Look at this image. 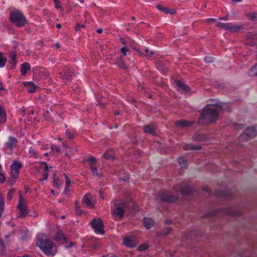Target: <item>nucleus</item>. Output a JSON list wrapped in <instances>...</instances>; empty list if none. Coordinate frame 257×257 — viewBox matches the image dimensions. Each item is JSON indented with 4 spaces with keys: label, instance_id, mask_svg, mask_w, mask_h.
<instances>
[{
    "label": "nucleus",
    "instance_id": "nucleus-23",
    "mask_svg": "<svg viewBox=\"0 0 257 257\" xmlns=\"http://www.w3.org/2000/svg\"><path fill=\"white\" fill-rule=\"evenodd\" d=\"M41 168H44L45 173L44 174V178H41L39 179L40 181H42L45 180H47L48 177V171L49 170L48 167L46 163H44L41 164Z\"/></svg>",
    "mask_w": 257,
    "mask_h": 257
},
{
    "label": "nucleus",
    "instance_id": "nucleus-44",
    "mask_svg": "<svg viewBox=\"0 0 257 257\" xmlns=\"http://www.w3.org/2000/svg\"><path fill=\"white\" fill-rule=\"evenodd\" d=\"M54 2L55 4V8L57 9H59L61 8L60 2L59 0H54Z\"/></svg>",
    "mask_w": 257,
    "mask_h": 257
},
{
    "label": "nucleus",
    "instance_id": "nucleus-52",
    "mask_svg": "<svg viewBox=\"0 0 257 257\" xmlns=\"http://www.w3.org/2000/svg\"><path fill=\"white\" fill-rule=\"evenodd\" d=\"M4 249V244L2 240L0 238V250L3 251Z\"/></svg>",
    "mask_w": 257,
    "mask_h": 257
},
{
    "label": "nucleus",
    "instance_id": "nucleus-22",
    "mask_svg": "<svg viewBox=\"0 0 257 257\" xmlns=\"http://www.w3.org/2000/svg\"><path fill=\"white\" fill-rule=\"evenodd\" d=\"M30 69V65L29 63H24L22 64L21 65V69L22 75L25 76L26 74L27 71L28 70H29Z\"/></svg>",
    "mask_w": 257,
    "mask_h": 257
},
{
    "label": "nucleus",
    "instance_id": "nucleus-60",
    "mask_svg": "<svg viewBox=\"0 0 257 257\" xmlns=\"http://www.w3.org/2000/svg\"><path fill=\"white\" fill-rule=\"evenodd\" d=\"M206 21H207V22L212 21V22H216V20H215V19H207L206 20Z\"/></svg>",
    "mask_w": 257,
    "mask_h": 257
},
{
    "label": "nucleus",
    "instance_id": "nucleus-18",
    "mask_svg": "<svg viewBox=\"0 0 257 257\" xmlns=\"http://www.w3.org/2000/svg\"><path fill=\"white\" fill-rule=\"evenodd\" d=\"M193 122L187 121L184 120H181L175 122V125L177 127H189L192 125Z\"/></svg>",
    "mask_w": 257,
    "mask_h": 257
},
{
    "label": "nucleus",
    "instance_id": "nucleus-54",
    "mask_svg": "<svg viewBox=\"0 0 257 257\" xmlns=\"http://www.w3.org/2000/svg\"><path fill=\"white\" fill-rule=\"evenodd\" d=\"M76 211L77 213L81 214L82 213V211L80 210L79 206L76 207Z\"/></svg>",
    "mask_w": 257,
    "mask_h": 257
},
{
    "label": "nucleus",
    "instance_id": "nucleus-57",
    "mask_svg": "<svg viewBox=\"0 0 257 257\" xmlns=\"http://www.w3.org/2000/svg\"><path fill=\"white\" fill-rule=\"evenodd\" d=\"M69 188H66V185H65V190H64V193H65L66 194H69V189H68Z\"/></svg>",
    "mask_w": 257,
    "mask_h": 257
},
{
    "label": "nucleus",
    "instance_id": "nucleus-63",
    "mask_svg": "<svg viewBox=\"0 0 257 257\" xmlns=\"http://www.w3.org/2000/svg\"><path fill=\"white\" fill-rule=\"evenodd\" d=\"M219 20H228V17H221L219 19Z\"/></svg>",
    "mask_w": 257,
    "mask_h": 257
},
{
    "label": "nucleus",
    "instance_id": "nucleus-45",
    "mask_svg": "<svg viewBox=\"0 0 257 257\" xmlns=\"http://www.w3.org/2000/svg\"><path fill=\"white\" fill-rule=\"evenodd\" d=\"M66 135L67 136V137L69 139H73V134L68 130H67L66 131Z\"/></svg>",
    "mask_w": 257,
    "mask_h": 257
},
{
    "label": "nucleus",
    "instance_id": "nucleus-49",
    "mask_svg": "<svg viewBox=\"0 0 257 257\" xmlns=\"http://www.w3.org/2000/svg\"><path fill=\"white\" fill-rule=\"evenodd\" d=\"M84 27H85V25L84 24L80 25V24H77L76 25V30L77 31H79V30H80L81 28H83Z\"/></svg>",
    "mask_w": 257,
    "mask_h": 257
},
{
    "label": "nucleus",
    "instance_id": "nucleus-8",
    "mask_svg": "<svg viewBox=\"0 0 257 257\" xmlns=\"http://www.w3.org/2000/svg\"><path fill=\"white\" fill-rule=\"evenodd\" d=\"M159 197L162 200L169 202H174L177 199L176 196L170 195L169 192L167 191H162L160 192Z\"/></svg>",
    "mask_w": 257,
    "mask_h": 257
},
{
    "label": "nucleus",
    "instance_id": "nucleus-15",
    "mask_svg": "<svg viewBox=\"0 0 257 257\" xmlns=\"http://www.w3.org/2000/svg\"><path fill=\"white\" fill-rule=\"evenodd\" d=\"M176 84L179 91L188 92L190 90L189 87L180 81H176Z\"/></svg>",
    "mask_w": 257,
    "mask_h": 257
},
{
    "label": "nucleus",
    "instance_id": "nucleus-2",
    "mask_svg": "<svg viewBox=\"0 0 257 257\" xmlns=\"http://www.w3.org/2000/svg\"><path fill=\"white\" fill-rule=\"evenodd\" d=\"M37 245L46 254L54 255L55 253L53 242L48 240L45 234H41L38 237Z\"/></svg>",
    "mask_w": 257,
    "mask_h": 257
},
{
    "label": "nucleus",
    "instance_id": "nucleus-21",
    "mask_svg": "<svg viewBox=\"0 0 257 257\" xmlns=\"http://www.w3.org/2000/svg\"><path fill=\"white\" fill-rule=\"evenodd\" d=\"M90 195L89 194H86L83 198V203L84 204H85L87 206L93 207V204L91 201L90 197Z\"/></svg>",
    "mask_w": 257,
    "mask_h": 257
},
{
    "label": "nucleus",
    "instance_id": "nucleus-11",
    "mask_svg": "<svg viewBox=\"0 0 257 257\" xmlns=\"http://www.w3.org/2000/svg\"><path fill=\"white\" fill-rule=\"evenodd\" d=\"M248 43L251 45L257 46V33L254 32H249L246 35Z\"/></svg>",
    "mask_w": 257,
    "mask_h": 257
},
{
    "label": "nucleus",
    "instance_id": "nucleus-47",
    "mask_svg": "<svg viewBox=\"0 0 257 257\" xmlns=\"http://www.w3.org/2000/svg\"><path fill=\"white\" fill-rule=\"evenodd\" d=\"M128 49L126 47H123L121 48L120 51L124 55H126V52L128 51Z\"/></svg>",
    "mask_w": 257,
    "mask_h": 257
},
{
    "label": "nucleus",
    "instance_id": "nucleus-19",
    "mask_svg": "<svg viewBox=\"0 0 257 257\" xmlns=\"http://www.w3.org/2000/svg\"><path fill=\"white\" fill-rule=\"evenodd\" d=\"M144 224L147 229H150L155 224L154 221L150 218H145L144 219Z\"/></svg>",
    "mask_w": 257,
    "mask_h": 257
},
{
    "label": "nucleus",
    "instance_id": "nucleus-12",
    "mask_svg": "<svg viewBox=\"0 0 257 257\" xmlns=\"http://www.w3.org/2000/svg\"><path fill=\"white\" fill-rule=\"evenodd\" d=\"M243 29V25L229 23L227 31L234 33L240 32Z\"/></svg>",
    "mask_w": 257,
    "mask_h": 257
},
{
    "label": "nucleus",
    "instance_id": "nucleus-39",
    "mask_svg": "<svg viewBox=\"0 0 257 257\" xmlns=\"http://www.w3.org/2000/svg\"><path fill=\"white\" fill-rule=\"evenodd\" d=\"M88 161L89 163V167H90L91 165L92 166H95L96 160L94 157H90L88 159Z\"/></svg>",
    "mask_w": 257,
    "mask_h": 257
},
{
    "label": "nucleus",
    "instance_id": "nucleus-38",
    "mask_svg": "<svg viewBox=\"0 0 257 257\" xmlns=\"http://www.w3.org/2000/svg\"><path fill=\"white\" fill-rule=\"evenodd\" d=\"M145 54H144V55L147 58H150L152 55L154 54V53L153 51H150L148 49H146L145 50Z\"/></svg>",
    "mask_w": 257,
    "mask_h": 257
},
{
    "label": "nucleus",
    "instance_id": "nucleus-35",
    "mask_svg": "<svg viewBox=\"0 0 257 257\" xmlns=\"http://www.w3.org/2000/svg\"><path fill=\"white\" fill-rule=\"evenodd\" d=\"M178 163L182 168H186L187 167L186 161L183 158H179L178 159Z\"/></svg>",
    "mask_w": 257,
    "mask_h": 257
},
{
    "label": "nucleus",
    "instance_id": "nucleus-62",
    "mask_svg": "<svg viewBox=\"0 0 257 257\" xmlns=\"http://www.w3.org/2000/svg\"><path fill=\"white\" fill-rule=\"evenodd\" d=\"M30 215L36 217L38 216V214L36 212H34L33 214H30Z\"/></svg>",
    "mask_w": 257,
    "mask_h": 257
},
{
    "label": "nucleus",
    "instance_id": "nucleus-34",
    "mask_svg": "<svg viewBox=\"0 0 257 257\" xmlns=\"http://www.w3.org/2000/svg\"><path fill=\"white\" fill-rule=\"evenodd\" d=\"M103 157L106 159H114L112 151H107L103 154Z\"/></svg>",
    "mask_w": 257,
    "mask_h": 257
},
{
    "label": "nucleus",
    "instance_id": "nucleus-48",
    "mask_svg": "<svg viewBox=\"0 0 257 257\" xmlns=\"http://www.w3.org/2000/svg\"><path fill=\"white\" fill-rule=\"evenodd\" d=\"M65 180H66V188H69L70 184L71 183V181L68 178V177L66 175H65Z\"/></svg>",
    "mask_w": 257,
    "mask_h": 257
},
{
    "label": "nucleus",
    "instance_id": "nucleus-17",
    "mask_svg": "<svg viewBox=\"0 0 257 257\" xmlns=\"http://www.w3.org/2000/svg\"><path fill=\"white\" fill-rule=\"evenodd\" d=\"M24 84L27 87L28 91L30 93L35 92L37 88V86L32 82H24Z\"/></svg>",
    "mask_w": 257,
    "mask_h": 257
},
{
    "label": "nucleus",
    "instance_id": "nucleus-36",
    "mask_svg": "<svg viewBox=\"0 0 257 257\" xmlns=\"http://www.w3.org/2000/svg\"><path fill=\"white\" fill-rule=\"evenodd\" d=\"M90 169L91 170V171L92 173V174L94 176H97L98 177H100L101 176L100 174H99L97 169L95 168V166H92V165L90 166Z\"/></svg>",
    "mask_w": 257,
    "mask_h": 257
},
{
    "label": "nucleus",
    "instance_id": "nucleus-64",
    "mask_svg": "<svg viewBox=\"0 0 257 257\" xmlns=\"http://www.w3.org/2000/svg\"><path fill=\"white\" fill-rule=\"evenodd\" d=\"M128 179V175L127 174L124 176V178H123V180L125 181V180H127Z\"/></svg>",
    "mask_w": 257,
    "mask_h": 257
},
{
    "label": "nucleus",
    "instance_id": "nucleus-10",
    "mask_svg": "<svg viewBox=\"0 0 257 257\" xmlns=\"http://www.w3.org/2000/svg\"><path fill=\"white\" fill-rule=\"evenodd\" d=\"M123 244L127 247H134L136 246L138 242L135 237L125 236L123 238Z\"/></svg>",
    "mask_w": 257,
    "mask_h": 257
},
{
    "label": "nucleus",
    "instance_id": "nucleus-61",
    "mask_svg": "<svg viewBox=\"0 0 257 257\" xmlns=\"http://www.w3.org/2000/svg\"><path fill=\"white\" fill-rule=\"evenodd\" d=\"M49 113V111H47L46 112V113H45V115H44V116H45V117L46 118V119H48V115Z\"/></svg>",
    "mask_w": 257,
    "mask_h": 257
},
{
    "label": "nucleus",
    "instance_id": "nucleus-58",
    "mask_svg": "<svg viewBox=\"0 0 257 257\" xmlns=\"http://www.w3.org/2000/svg\"><path fill=\"white\" fill-rule=\"evenodd\" d=\"M243 128V125L240 124H236V128Z\"/></svg>",
    "mask_w": 257,
    "mask_h": 257
},
{
    "label": "nucleus",
    "instance_id": "nucleus-24",
    "mask_svg": "<svg viewBox=\"0 0 257 257\" xmlns=\"http://www.w3.org/2000/svg\"><path fill=\"white\" fill-rule=\"evenodd\" d=\"M17 142V140L16 138H14L13 137H10L9 138V142L7 143V145L10 148L12 149L15 145L16 144Z\"/></svg>",
    "mask_w": 257,
    "mask_h": 257
},
{
    "label": "nucleus",
    "instance_id": "nucleus-16",
    "mask_svg": "<svg viewBox=\"0 0 257 257\" xmlns=\"http://www.w3.org/2000/svg\"><path fill=\"white\" fill-rule=\"evenodd\" d=\"M143 130L145 133L155 135V127L153 124H148L144 126Z\"/></svg>",
    "mask_w": 257,
    "mask_h": 257
},
{
    "label": "nucleus",
    "instance_id": "nucleus-40",
    "mask_svg": "<svg viewBox=\"0 0 257 257\" xmlns=\"http://www.w3.org/2000/svg\"><path fill=\"white\" fill-rule=\"evenodd\" d=\"M171 230H172L171 228L167 227V228H165L164 230L161 231L160 235H167L171 231Z\"/></svg>",
    "mask_w": 257,
    "mask_h": 257
},
{
    "label": "nucleus",
    "instance_id": "nucleus-51",
    "mask_svg": "<svg viewBox=\"0 0 257 257\" xmlns=\"http://www.w3.org/2000/svg\"><path fill=\"white\" fill-rule=\"evenodd\" d=\"M6 179L3 174L0 173V182L3 183Z\"/></svg>",
    "mask_w": 257,
    "mask_h": 257
},
{
    "label": "nucleus",
    "instance_id": "nucleus-14",
    "mask_svg": "<svg viewBox=\"0 0 257 257\" xmlns=\"http://www.w3.org/2000/svg\"><path fill=\"white\" fill-rule=\"evenodd\" d=\"M73 72L69 68H65L62 72L59 73L63 79L68 80L72 76Z\"/></svg>",
    "mask_w": 257,
    "mask_h": 257
},
{
    "label": "nucleus",
    "instance_id": "nucleus-32",
    "mask_svg": "<svg viewBox=\"0 0 257 257\" xmlns=\"http://www.w3.org/2000/svg\"><path fill=\"white\" fill-rule=\"evenodd\" d=\"M7 61V57L4 56L0 52V67H4L6 65Z\"/></svg>",
    "mask_w": 257,
    "mask_h": 257
},
{
    "label": "nucleus",
    "instance_id": "nucleus-37",
    "mask_svg": "<svg viewBox=\"0 0 257 257\" xmlns=\"http://www.w3.org/2000/svg\"><path fill=\"white\" fill-rule=\"evenodd\" d=\"M53 182L54 185L58 188H59L61 185V183L60 182L59 178L56 177V175L54 176Z\"/></svg>",
    "mask_w": 257,
    "mask_h": 257
},
{
    "label": "nucleus",
    "instance_id": "nucleus-4",
    "mask_svg": "<svg viewBox=\"0 0 257 257\" xmlns=\"http://www.w3.org/2000/svg\"><path fill=\"white\" fill-rule=\"evenodd\" d=\"M10 20L18 27L24 26L27 23L25 17L18 11H14L10 14Z\"/></svg>",
    "mask_w": 257,
    "mask_h": 257
},
{
    "label": "nucleus",
    "instance_id": "nucleus-55",
    "mask_svg": "<svg viewBox=\"0 0 257 257\" xmlns=\"http://www.w3.org/2000/svg\"><path fill=\"white\" fill-rule=\"evenodd\" d=\"M11 58L13 59V60L15 61L16 58V55L15 53H12L11 54Z\"/></svg>",
    "mask_w": 257,
    "mask_h": 257
},
{
    "label": "nucleus",
    "instance_id": "nucleus-9",
    "mask_svg": "<svg viewBox=\"0 0 257 257\" xmlns=\"http://www.w3.org/2000/svg\"><path fill=\"white\" fill-rule=\"evenodd\" d=\"M174 189L176 191H180L182 195H187L190 192V188L184 182H182L179 185H176L174 187Z\"/></svg>",
    "mask_w": 257,
    "mask_h": 257
},
{
    "label": "nucleus",
    "instance_id": "nucleus-42",
    "mask_svg": "<svg viewBox=\"0 0 257 257\" xmlns=\"http://www.w3.org/2000/svg\"><path fill=\"white\" fill-rule=\"evenodd\" d=\"M51 150L53 151H55L57 153L60 152V148L59 147L55 146V145H52Z\"/></svg>",
    "mask_w": 257,
    "mask_h": 257
},
{
    "label": "nucleus",
    "instance_id": "nucleus-30",
    "mask_svg": "<svg viewBox=\"0 0 257 257\" xmlns=\"http://www.w3.org/2000/svg\"><path fill=\"white\" fill-rule=\"evenodd\" d=\"M248 74L251 77L257 76V64L253 66L249 71Z\"/></svg>",
    "mask_w": 257,
    "mask_h": 257
},
{
    "label": "nucleus",
    "instance_id": "nucleus-31",
    "mask_svg": "<svg viewBox=\"0 0 257 257\" xmlns=\"http://www.w3.org/2000/svg\"><path fill=\"white\" fill-rule=\"evenodd\" d=\"M248 19L252 21H257V12H251L247 14Z\"/></svg>",
    "mask_w": 257,
    "mask_h": 257
},
{
    "label": "nucleus",
    "instance_id": "nucleus-28",
    "mask_svg": "<svg viewBox=\"0 0 257 257\" xmlns=\"http://www.w3.org/2000/svg\"><path fill=\"white\" fill-rule=\"evenodd\" d=\"M55 239L58 241H60L65 239L64 235L61 231H58L55 235Z\"/></svg>",
    "mask_w": 257,
    "mask_h": 257
},
{
    "label": "nucleus",
    "instance_id": "nucleus-27",
    "mask_svg": "<svg viewBox=\"0 0 257 257\" xmlns=\"http://www.w3.org/2000/svg\"><path fill=\"white\" fill-rule=\"evenodd\" d=\"M5 201L3 196L0 193V217H1L5 208Z\"/></svg>",
    "mask_w": 257,
    "mask_h": 257
},
{
    "label": "nucleus",
    "instance_id": "nucleus-6",
    "mask_svg": "<svg viewBox=\"0 0 257 257\" xmlns=\"http://www.w3.org/2000/svg\"><path fill=\"white\" fill-rule=\"evenodd\" d=\"M92 228L96 232L103 234L104 231L103 230V225L102 220L100 218H94L91 222Z\"/></svg>",
    "mask_w": 257,
    "mask_h": 257
},
{
    "label": "nucleus",
    "instance_id": "nucleus-50",
    "mask_svg": "<svg viewBox=\"0 0 257 257\" xmlns=\"http://www.w3.org/2000/svg\"><path fill=\"white\" fill-rule=\"evenodd\" d=\"M29 153L31 154V156H35L37 154V152L32 148H31V149L30 150Z\"/></svg>",
    "mask_w": 257,
    "mask_h": 257
},
{
    "label": "nucleus",
    "instance_id": "nucleus-20",
    "mask_svg": "<svg viewBox=\"0 0 257 257\" xmlns=\"http://www.w3.org/2000/svg\"><path fill=\"white\" fill-rule=\"evenodd\" d=\"M157 8L160 11L163 12L166 14H173L175 13V11L174 9H169L167 8L164 7L163 6L158 5L157 6Z\"/></svg>",
    "mask_w": 257,
    "mask_h": 257
},
{
    "label": "nucleus",
    "instance_id": "nucleus-43",
    "mask_svg": "<svg viewBox=\"0 0 257 257\" xmlns=\"http://www.w3.org/2000/svg\"><path fill=\"white\" fill-rule=\"evenodd\" d=\"M14 191H15L14 189H11L8 192L7 197L9 200H10L12 198L13 195H14Z\"/></svg>",
    "mask_w": 257,
    "mask_h": 257
},
{
    "label": "nucleus",
    "instance_id": "nucleus-41",
    "mask_svg": "<svg viewBox=\"0 0 257 257\" xmlns=\"http://www.w3.org/2000/svg\"><path fill=\"white\" fill-rule=\"evenodd\" d=\"M149 247V245L146 244V243H144V244H143L142 245H140L139 247H138V250H145L146 249H147Z\"/></svg>",
    "mask_w": 257,
    "mask_h": 257
},
{
    "label": "nucleus",
    "instance_id": "nucleus-33",
    "mask_svg": "<svg viewBox=\"0 0 257 257\" xmlns=\"http://www.w3.org/2000/svg\"><path fill=\"white\" fill-rule=\"evenodd\" d=\"M63 147H65L66 148V156H69L71 154H73L76 151V150H75L74 149L67 147L64 143H63Z\"/></svg>",
    "mask_w": 257,
    "mask_h": 257
},
{
    "label": "nucleus",
    "instance_id": "nucleus-1",
    "mask_svg": "<svg viewBox=\"0 0 257 257\" xmlns=\"http://www.w3.org/2000/svg\"><path fill=\"white\" fill-rule=\"evenodd\" d=\"M229 105L220 103L216 105H207L203 109L200 116V123H213L218 118V114L222 110H229Z\"/></svg>",
    "mask_w": 257,
    "mask_h": 257
},
{
    "label": "nucleus",
    "instance_id": "nucleus-13",
    "mask_svg": "<svg viewBox=\"0 0 257 257\" xmlns=\"http://www.w3.org/2000/svg\"><path fill=\"white\" fill-rule=\"evenodd\" d=\"M22 167L20 163H15L11 166V174L13 178H17L18 177L19 169Z\"/></svg>",
    "mask_w": 257,
    "mask_h": 257
},
{
    "label": "nucleus",
    "instance_id": "nucleus-53",
    "mask_svg": "<svg viewBox=\"0 0 257 257\" xmlns=\"http://www.w3.org/2000/svg\"><path fill=\"white\" fill-rule=\"evenodd\" d=\"M118 66L119 67L122 68L124 69H126V67L125 66L124 63L123 62H121L119 64Z\"/></svg>",
    "mask_w": 257,
    "mask_h": 257
},
{
    "label": "nucleus",
    "instance_id": "nucleus-7",
    "mask_svg": "<svg viewBox=\"0 0 257 257\" xmlns=\"http://www.w3.org/2000/svg\"><path fill=\"white\" fill-rule=\"evenodd\" d=\"M18 208L20 210V217H24L28 214L29 210L27 208V205L25 203L24 200L21 195H20Z\"/></svg>",
    "mask_w": 257,
    "mask_h": 257
},
{
    "label": "nucleus",
    "instance_id": "nucleus-29",
    "mask_svg": "<svg viewBox=\"0 0 257 257\" xmlns=\"http://www.w3.org/2000/svg\"><path fill=\"white\" fill-rule=\"evenodd\" d=\"M229 23H224L220 22H216L215 23V26L227 31Z\"/></svg>",
    "mask_w": 257,
    "mask_h": 257
},
{
    "label": "nucleus",
    "instance_id": "nucleus-26",
    "mask_svg": "<svg viewBox=\"0 0 257 257\" xmlns=\"http://www.w3.org/2000/svg\"><path fill=\"white\" fill-rule=\"evenodd\" d=\"M200 147L195 145H192L191 144H187L184 146L183 149L184 150L188 151L190 150H199L200 149Z\"/></svg>",
    "mask_w": 257,
    "mask_h": 257
},
{
    "label": "nucleus",
    "instance_id": "nucleus-5",
    "mask_svg": "<svg viewBox=\"0 0 257 257\" xmlns=\"http://www.w3.org/2000/svg\"><path fill=\"white\" fill-rule=\"evenodd\" d=\"M256 135L257 127L252 126L247 128L239 137L240 145H242L243 142L248 141Z\"/></svg>",
    "mask_w": 257,
    "mask_h": 257
},
{
    "label": "nucleus",
    "instance_id": "nucleus-25",
    "mask_svg": "<svg viewBox=\"0 0 257 257\" xmlns=\"http://www.w3.org/2000/svg\"><path fill=\"white\" fill-rule=\"evenodd\" d=\"M6 120V113L5 109L0 106V122H4Z\"/></svg>",
    "mask_w": 257,
    "mask_h": 257
},
{
    "label": "nucleus",
    "instance_id": "nucleus-59",
    "mask_svg": "<svg viewBox=\"0 0 257 257\" xmlns=\"http://www.w3.org/2000/svg\"><path fill=\"white\" fill-rule=\"evenodd\" d=\"M102 32H103V29L101 28H99L97 30V33H98V34H101L102 33Z\"/></svg>",
    "mask_w": 257,
    "mask_h": 257
},
{
    "label": "nucleus",
    "instance_id": "nucleus-3",
    "mask_svg": "<svg viewBox=\"0 0 257 257\" xmlns=\"http://www.w3.org/2000/svg\"><path fill=\"white\" fill-rule=\"evenodd\" d=\"M127 209L125 203L121 200H116L113 202L112 214L115 218L120 220L124 216Z\"/></svg>",
    "mask_w": 257,
    "mask_h": 257
},
{
    "label": "nucleus",
    "instance_id": "nucleus-46",
    "mask_svg": "<svg viewBox=\"0 0 257 257\" xmlns=\"http://www.w3.org/2000/svg\"><path fill=\"white\" fill-rule=\"evenodd\" d=\"M204 60L207 63H211L214 61V58L211 57H206L205 58Z\"/></svg>",
    "mask_w": 257,
    "mask_h": 257
},
{
    "label": "nucleus",
    "instance_id": "nucleus-56",
    "mask_svg": "<svg viewBox=\"0 0 257 257\" xmlns=\"http://www.w3.org/2000/svg\"><path fill=\"white\" fill-rule=\"evenodd\" d=\"M99 195L101 198H104L103 192L101 190L99 191Z\"/></svg>",
    "mask_w": 257,
    "mask_h": 257
}]
</instances>
